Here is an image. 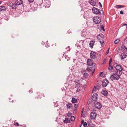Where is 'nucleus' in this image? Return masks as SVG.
I'll return each mask as SVG.
<instances>
[{
	"label": "nucleus",
	"mask_w": 127,
	"mask_h": 127,
	"mask_svg": "<svg viewBox=\"0 0 127 127\" xmlns=\"http://www.w3.org/2000/svg\"><path fill=\"white\" fill-rule=\"evenodd\" d=\"M118 72L117 71L116 73H114L113 74L111 75L110 78L112 81L114 80H118L120 78V73H119V74H118Z\"/></svg>",
	"instance_id": "obj_1"
},
{
	"label": "nucleus",
	"mask_w": 127,
	"mask_h": 127,
	"mask_svg": "<svg viewBox=\"0 0 127 127\" xmlns=\"http://www.w3.org/2000/svg\"><path fill=\"white\" fill-rule=\"evenodd\" d=\"M92 11L95 14H99L101 15H103V10H101L99 11L97 8L94 7L92 9Z\"/></svg>",
	"instance_id": "obj_2"
},
{
	"label": "nucleus",
	"mask_w": 127,
	"mask_h": 127,
	"mask_svg": "<svg viewBox=\"0 0 127 127\" xmlns=\"http://www.w3.org/2000/svg\"><path fill=\"white\" fill-rule=\"evenodd\" d=\"M93 19L94 22L96 24H99L101 21V18L98 16L93 17Z\"/></svg>",
	"instance_id": "obj_3"
},
{
	"label": "nucleus",
	"mask_w": 127,
	"mask_h": 127,
	"mask_svg": "<svg viewBox=\"0 0 127 127\" xmlns=\"http://www.w3.org/2000/svg\"><path fill=\"white\" fill-rule=\"evenodd\" d=\"M109 81L107 79H105L102 81V85L103 87H105L109 83Z\"/></svg>",
	"instance_id": "obj_4"
},
{
	"label": "nucleus",
	"mask_w": 127,
	"mask_h": 127,
	"mask_svg": "<svg viewBox=\"0 0 127 127\" xmlns=\"http://www.w3.org/2000/svg\"><path fill=\"white\" fill-rule=\"evenodd\" d=\"M95 107L97 109H100L102 107L101 104L99 102H95L94 103Z\"/></svg>",
	"instance_id": "obj_5"
},
{
	"label": "nucleus",
	"mask_w": 127,
	"mask_h": 127,
	"mask_svg": "<svg viewBox=\"0 0 127 127\" xmlns=\"http://www.w3.org/2000/svg\"><path fill=\"white\" fill-rule=\"evenodd\" d=\"M96 114L94 112H91L90 115V117L93 119H95L96 116Z\"/></svg>",
	"instance_id": "obj_6"
},
{
	"label": "nucleus",
	"mask_w": 127,
	"mask_h": 127,
	"mask_svg": "<svg viewBox=\"0 0 127 127\" xmlns=\"http://www.w3.org/2000/svg\"><path fill=\"white\" fill-rule=\"evenodd\" d=\"M116 69L119 71H122L123 70V68L119 65H117L115 67Z\"/></svg>",
	"instance_id": "obj_7"
},
{
	"label": "nucleus",
	"mask_w": 127,
	"mask_h": 127,
	"mask_svg": "<svg viewBox=\"0 0 127 127\" xmlns=\"http://www.w3.org/2000/svg\"><path fill=\"white\" fill-rule=\"evenodd\" d=\"M98 97V95L97 94H94L92 96V100L94 101H95L96 100Z\"/></svg>",
	"instance_id": "obj_8"
},
{
	"label": "nucleus",
	"mask_w": 127,
	"mask_h": 127,
	"mask_svg": "<svg viewBox=\"0 0 127 127\" xmlns=\"http://www.w3.org/2000/svg\"><path fill=\"white\" fill-rule=\"evenodd\" d=\"M87 64L88 65L90 66L93 65V63L92 60L90 59L88 60L87 62Z\"/></svg>",
	"instance_id": "obj_9"
},
{
	"label": "nucleus",
	"mask_w": 127,
	"mask_h": 127,
	"mask_svg": "<svg viewBox=\"0 0 127 127\" xmlns=\"http://www.w3.org/2000/svg\"><path fill=\"white\" fill-rule=\"evenodd\" d=\"M96 53L95 52L92 51L90 53V57L92 59H94L95 57Z\"/></svg>",
	"instance_id": "obj_10"
},
{
	"label": "nucleus",
	"mask_w": 127,
	"mask_h": 127,
	"mask_svg": "<svg viewBox=\"0 0 127 127\" xmlns=\"http://www.w3.org/2000/svg\"><path fill=\"white\" fill-rule=\"evenodd\" d=\"M23 3L22 0H17L15 1V4L16 5H19L22 4Z\"/></svg>",
	"instance_id": "obj_11"
},
{
	"label": "nucleus",
	"mask_w": 127,
	"mask_h": 127,
	"mask_svg": "<svg viewBox=\"0 0 127 127\" xmlns=\"http://www.w3.org/2000/svg\"><path fill=\"white\" fill-rule=\"evenodd\" d=\"M50 3L48 1H46L44 3V6L46 8L49 7L50 6Z\"/></svg>",
	"instance_id": "obj_12"
},
{
	"label": "nucleus",
	"mask_w": 127,
	"mask_h": 127,
	"mask_svg": "<svg viewBox=\"0 0 127 127\" xmlns=\"http://www.w3.org/2000/svg\"><path fill=\"white\" fill-rule=\"evenodd\" d=\"M97 37L99 40H101L104 38V35L100 34L97 36Z\"/></svg>",
	"instance_id": "obj_13"
},
{
	"label": "nucleus",
	"mask_w": 127,
	"mask_h": 127,
	"mask_svg": "<svg viewBox=\"0 0 127 127\" xmlns=\"http://www.w3.org/2000/svg\"><path fill=\"white\" fill-rule=\"evenodd\" d=\"M127 56L126 54L125 53H122L121 55V58L122 60H123L126 58Z\"/></svg>",
	"instance_id": "obj_14"
},
{
	"label": "nucleus",
	"mask_w": 127,
	"mask_h": 127,
	"mask_svg": "<svg viewBox=\"0 0 127 127\" xmlns=\"http://www.w3.org/2000/svg\"><path fill=\"white\" fill-rule=\"evenodd\" d=\"M6 9V7L4 6H0V11H4Z\"/></svg>",
	"instance_id": "obj_15"
},
{
	"label": "nucleus",
	"mask_w": 127,
	"mask_h": 127,
	"mask_svg": "<svg viewBox=\"0 0 127 127\" xmlns=\"http://www.w3.org/2000/svg\"><path fill=\"white\" fill-rule=\"evenodd\" d=\"M66 106L67 108L69 109H71L72 107V104L70 103H68L67 104Z\"/></svg>",
	"instance_id": "obj_16"
},
{
	"label": "nucleus",
	"mask_w": 127,
	"mask_h": 127,
	"mask_svg": "<svg viewBox=\"0 0 127 127\" xmlns=\"http://www.w3.org/2000/svg\"><path fill=\"white\" fill-rule=\"evenodd\" d=\"M95 43V41H94L92 40L90 41L89 43V45L90 46V47L91 48H93V46L94 45V43Z\"/></svg>",
	"instance_id": "obj_17"
},
{
	"label": "nucleus",
	"mask_w": 127,
	"mask_h": 127,
	"mask_svg": "<svg viewBox=\"0 0 127 127\" xmlns=\"http://www.w3.org/2000/svg\"><path fill=\"white\" fill-rule=\"evenodd\" d=\"M90 3L92 5L94 6L96 4V2L92 0H90L89 1Z\"/></svg>",
	"instance_id": "obj_18"
},
{
	"label": "nucleus",
	"mask_w": 127,
	"mask_h": 127,
	"mask_svg": "<svg viewBox=\"0 0 127 127\" xmlns=\"http://www.w3.org/2000/svg\"><path fill=\"white\" fill-rule=\"evenodd\" d=\"M101 94L104 95L106 96L107 95L108 93L106 90H104L101 92Z\"/></svg>",
	"instance_id": "obj_19"
},
{
	"label": "nucleus",
	"mask_w": 127,
	"mask_h": 127,
	"mask_svg": "<svg viewBox=\"0 0 127 127\" xmlns=\"http://www.w3.org/2000/svg\"><path fill=\"white\" fill-rule=\"evenodd\" d=\"M121 49L123 52H126L127 51V48L125 46H123L121 47Z\"/></svg>",
	"instance_id": "obj_20"
},
{
	"label": "nucleus",
	"mask_w": 127,
	"mask_h": 127,
	"mask_svg": "<svg viewBox=\"0 0 127 127\" xmlns=\"http://www.w3.org/2000/svg\"><path fill=\"white\" fill-rule=\"evenodd\" d=\"M70 121L69 119L67 118H65V120H64V122L66 124L69 123Z\"/></svg>",
	"instance_id": "obj_21"
},
{
	"label": "nucleus",
	"mask_w": 127,
	"mask_h": 127,
	"mask_svg": "<svg viewBox=\"0 0 127 127\" xmlns=\"http://www.w3.org/2000/svg\"><path fill=\"white\" fill-rule=\"evenodd\" d=\"M81 124L84 127H86L87 125V123L86 122H84V120H82L81 122Z\"/></svg>",
	"instance_id": "obj_22"
},
{
	"label": "nucleus",
	"mask_w": 127,
	"mask_h": 127,
	"mask_svg": "<svg viewBox=\"0 0 127 127\" xmlns=\"http://www.w3.org/2000/svg\"><path fill=\"white\" fill-rule=\"evenodd\" d=\"M77 101V99L74 98H72V102L73 103H75Z\"/></svg>",
	"instance_id": "obj_23"
},
{
	"label": "nucleus",
	"mask_w": 127,
	"mask_h": 127,
	"mask_svg": "<svg viewBox=\"0 0 127 127\" xmlns=\"http://www.w3.org/2000/svg\"><path fill=\"white\" fill-rule=\"evenodd\" d=\"M88 127H95L94 125L93 124H88Z\"/></svg>",
	"instance_id": "obj_24"
},
{
	"label": "nucleus",
	"mask_w": 127,
	"mask_h": 127,
	"mask_svg": "<svg viewBox=\"0 0 127 127\" xmlns=\"http://www.w3.org/2000/svg\"><path fill=\"white\" fill-rule=\"evenodd\" d=\"M75 119V118L73 116H71L70 120L71 121H73Z\"/></svg>",
	"instance_id": "obj_25"
},
{
	"label": "nucleus",
	"mask_w": 127,
	"mask_h": 127,
	"mask_svg": "<svg viewBox=\"0 0 127 127\" xmlns=\"http://www.w3.org/2000/svg\"><path fill=\"white\" fill-rule=\"evenodd\" d=\"M97 90H98V89H97L96 86H95L93 89V93H94V91Z\"/></svg>",
	"instance_id": "obj_26"
},
{
	"label": "nucleus",
	"mask_w": 127,
	"mask_h": 127,
	"mask_svg": "<svg viewBox=\"0 0 127 127\" xmlns=\"http://www.w3.org/2000/svg\"><path fill=\"white\" fill-rule=\"evenodd\" d=\"M119 41L120 40L119 39H117L114 41V43L115 44H117L118 43Z\"/></svg>",
	"instance_id": "obj_27"
},
{
	"label": "nucleus",
	"mask_w": 127,
	"mask_h": 127,
	"mask_svg": "<svg viewBox=\"0 0 127 127\" xmlns=\"http://www.w3.org/2000/svg\"><path fill=\"white\" fill-rule=\"evenodd\" d=\"M113 68V66H111V64H110V65H109V66L108 68V69L109 70H111Z\"/></svg>",
	"instance_id": "obj_28"
},
{
	"label": "nucleus",
	"mask_w": 127,
	"mask_h": 127,
	"mask_svg": "<svg viewBox=\"0 0 127 127\" xmlns=\"http://www.w3.org/2000/svg\"><path fill=\"white\" fill-rule=\"evenodd\" d=\"M92 69L90 67H88L87 68V70L89 71H92Z\"/></svg>",
	"instance_id": "obj_29"
},
{
	"label": "nucleus",
	"mask_w": 127,
	"mask_h": 127,
	"mask_svg": "<svg viewBox=\"0 0 127 127\" xmlns=\"http://www.w3.org/2000/svg\"><path fill=\"white\" fill-rule=\"evenodd\" d=\"M100 29L101 30H103V31H105V29H104V27L103 25L101 26Z\"/></svg>",
	"instance_id": "obj_30"
},
{
	"label": "nucleus",
	"mask_w": 127,
	"mask_h": 127,
	"mask_svg": "<svg viewBox=\"0 0 127 127\" xmlns=\"http://www.w3.org/2000/svg\"><path fill=\"white\" fill-rule=\"evenodd\" d=\"M116 6H117L119 8H122L124 7L123 5H117Z\"/></svg>",
	"instance_id": "obj_31"
},
{
	"label": "nucleus",
	"mask_w": 127,
	"mask_h": 127,
	"mask_svg": "<svg viewBox=\"0 0 127 127\" xmlns=\"http://www.w3.org/2000/svg\"><path fill=\"white\" fill-rule=\"evenodd\" d=\"M88 74L86 73H84L83 74L84 76L85 77H87L88 76Z\"/></svg>",
	"instance_id": "obj_32"
},
{
	"label": "nucleus",
	"mask_w": 127,
	"mask_h": 127,
	"mask_svg": "<svg viewBox=\"0 0 127 127\" xmlns=\"http://www.w3.org/2000/svg\"><path fill=\"white\" fill-rule=\"evenodd\" d=\"M65 58L67 61H68L70 60V59L67 56H65Z\"/></svg>",
	"instance_id": "obj_33"
},
{
	"label": "nucleus",
	"mask_w": 127,
	"mask_h": 127,
	"mask_svg": "<svg viewBox=\"0 0 127 127\" xmlns=\"http://www.w3.org/2000/svg\"><path fill=\"white\" fill-rule=\"evenodd\" d=\"M12 8L13 9H14L15 7V5L14 4L12 3L11 6Z\"/></svg>",
	"instance_id": "obj_34"
},
{
	"label": "nucleus",
	"mask_w": 127,
	"mask_h": 127,
	"mask_svg": "<svg viewBox=\"0 0 127 127\" xmlns=\"http://www.w3.org/2000/svg\"><path fill=\"white\" fill-rule=\"evenodd\" d=\"M97 87V89L99 90L100 88L101 87V86L100 85H98L96 86Z\"/></svg>",
	"instance_id": "obj_35"
},
{
	"label": "nucleus",
	"mask_w": 127,
	"mask_h": 127,
	"mask_svg": "<svg viewBox=\"0 0 127 127\" xmlns=\"http://www.w3.org/2000/svg\"><path fill=\"white\" fill-rule=\"evenodd\" d=\"M112 59L111 58L110 59L109 61V65H110V64H111V63H112Z\"/></svg>",
	"instance_id": "obj_36"
},
{
	"label": "nucleus",
	"mask_w": 127,
	"mask_h": 127,
	"mask_svg": "<svg viewBox=\"0 0 127 127\" xmlns=\"http://www.w3.org/2000/svg\"><path fill=\"white\" fill-rule=\"evenodd\" d=\"M74 107L76 109L78 106V104H75L74 105Z\"/></svg>",
	"instance_id": "obj_37"
},
{
	"label": "nucleus",
	"mask_w": 127,
	"mask_h": 127,
	"mask_svg": "<svg viewBox=\"0 0 127 127\" xmlns=\"http://www.w3.org/2000/svg\"><path fill=\"white\" fill-rule=\"evenodd\" d=\"M71 113H68L67 114V116L69 117H71Z\"/></svg>",
	"instance_id": "obj_38"
},
{
	"label": "nucleus",
	"mask_w": 127,
	"mask_h": 127,
	"mask_svg": "<svg viewBox=\"0 0 127 127\" xmlns=\"http://www.w3.org/2000/svg\"><path fill=\"white\" fill-rule=\"evenodd\" d=\"M100 42L101 44H102L104 43V41L103 40H102L100 41Z\"/></svg>",
	"instance_id": "obj_39"
},
{
	"label": "nucleus",
	"mask_w": 127,
	"mask_h": 127,
	"mask_svg": "<svg viewBox=\"0 0 127 127\" xmlns=\"http://www.w3.org/2000/svg\"><path fill=\"white\" fill-rule=\"evenodd\" d=\"M14 125L15 126H18L19 125V124L17 123H15L14 124Z\"/></svg>",
	"instance_id": "obj_40"
},
{
	"label": "nucleus",
	"mask_w": 127,
	"mask_h": 127,
	"mask_svg": "<svg viewBox=\"0 0 127 127\" xmlns=\"http://www.w3.org/2000/svg\"><path fill=\"white\" fill-rule=\"evenodd\" d=\"M28 1L30 3L32 2L33 1V0H28Z\"/></svg>",
	"instance_id": "obj_41"
},
{
	"label": "nucleus",
	"mask_w": 127,
	"mask_h": 127,
	"mask_svg": "<svg viewBox=\"0 0 127 127\" xmlns=\"http://www.w3.org/2000/svg\"><path fill=\"white\" fill-rule=\"evenodd\" d=\"M8 5L10 6H11L12 5V3H8Z\"/></svg>",
	"instance_id": "obj_42"
},
{
	"label": "nucleus",
	"mask_w": 127,
	"mask_h": 127,
	"mask_svg": "<svg viewBox=\"0 0 127 127\" xmlns=\"http://www.w3.org/2000/svg\"><path fill=\"white\" fill-rule=\"evenodd\" d=\"M66 49H67V50L68 51L69 50H70L69 46H68V47Z\"/></svg>",
	"instance_id": "obj_43"
},
{
	"label": "nucleus",
	"mask_w": 127,
	"mask_h": 127,
	"mask_svg": "<svg viewBox=\"0 0 127 127\" xmlns=\"http://www.w3.org/2000/svg\"><path fill=\"white\" fill-rule=\"evenodd\" d=\"M120 13L121 14H124V12L122 11H120Z\"/></svg>",
	"instance_id": "obj_44"
},
{
	"label": "nucleus",
	"mask_w": 127,
	"mask_h": 127,
	"mask_svg": "<svg viewBox=\"0 0 127 127\" xmlns=\"http://www.w3.org/2000/svg\"><path fill=\"white\" fill-rule=\"evenodd\" d=\"M45 45L46 47H49V45L48 44H46Z\"/></svg>",
	"instance_id": "obj_45"
},
{
	"label": "nucleus",
	"mask_w": 127,
	"mask_h": 127,
	"mask_svg": "<svg viewBox=\"0 0 127 127\" xmlns=\"http://www.w3.org/2000/svg\"><path fill=\"white\" fill-rule=\"evenodd\" d=\"M109 48L108 49V50H107V52L106 53V54H108L109 53Z\"/></svg>",
	"instance_id": "obj_46"
},
{
	"label": "nucleus",
	"mask_w": 127,
	"mask_h": 127,
	"mask_svg": "<svg viewBox=\"0 0 127 127\" xmlns=\"http://www.w3.org/2000/svg\"><path fill=\"white\" fill-rule=\"evenodd\" d=\"M71 75H69L68 76V78H67L68 79H69V78H70V77L71 76Z\"/></svg>",
	"instance_id": "obj_47"
},
{
	"label": "nucleus",
	"mask_w": 127,
	"mask_h": 127,
	"mask_svg": "<svg viewBox=\"0 0 127 127\" xmlns=\"http://www.w3.org/2000/svg\"><path fill=\"white\" fill-rule=\"evenodd\" d=\"M95 69L93 70V71L92 73V75H93V74H94V72H95Z\"/></svg>",
	"instance_id": "obj_48"
},
{
	"label": "nucleus",
	"mask_w": 127,
	"mask_h": 127,
	"mask_svg": "<svg viewBox=\"0 0 127 127\" xmlns=\"http://www.w3.org/2000/svg\"><path fill=\"white\" fill-rule=\"evenodd\" d=\"M99 4L100 6L101 7H102V5L101 4V3L100 2H99Z\"/></svg>",
	"instance_id": "obj_49"
},
{
	"label": "nucleus",
	"mask_w": 127,
	"mask_h": 127,
	"mask_svg": "<svg viewBox=\"0 0 127 127\" xmlns=\"http://www.w3.org/2000/svg\"><path fill=\"white\" fill-rule=\"evenodd\" d=\"M123 25H124V26L126 25V28H127V24H124Z\"/></svg>",
	"instance_id": "obj_50"
},
{
	"label": "nucleus",
	"mask_w": 127,
	"mask_h": 127,
	"mask_svg": "<svg viewBox=\"0 0 127 127\" xmlns=\"http://www.w3.org/2000/svg\"><path fill=\"white\" fill-rule=\"evenodd\" d=\"M29 92L30 93H32V91L31 90H30L29 91Z\"/></svg>",
	"instance_id": "obj_51"
},
{
	"label": "nucleus",
	"mask_w": 127,
	"mask_h": 127,
	"mask_svg": "<svg viewBox=\"0 0 127 127\" xmlns=\"http://www.w3.org/2000/svg\"><path fill=\"white\" fill-rule=\"evenodd\" d=\"M103 73V72H101L100 73H99V75H101V74H102V73Z\"/></svg>",
	"instance_id": "obj_52"
},
{
	"label": "nucleus",
	"mask_w": 127,
	"mask_h": 127,
	"mask_svg": "<svg viewBox=\"0 0 127 127\" xmlns=\"http://www.w3.org/2000/svg\"><path fill=\"white\" fill-rule=\"evenodd\" d=\"M42 43V44H43V45H44V42H43V41H42V43Z\"/></svg>",
	"instance_id": "obj_53"
},
{
	"label": "nucleus",
	"mask_w": 127,
	"mask_h": 127,
	"mask_svg": "<svg viewBox=\"0 0 127 127\" xmlns=\"http://www.w3.org/2000/svg\"><path fill=\"white\" fill-rule=\"evenodd\" d=\"M56 105L55 106V107L57 106H58V103H56Z\"/></svg>",
	"instance_id": "obj_54"
},
{
	"label": "nucleus",
	"mask_w": 127,
	"mask_h": 127,
	"mask_svg": "<svg viewBox=\"0 0 127 127\" xmlns=\"http://www.w3.org/2000/svg\"><path fill=\"white\" fill-rule=\"evenodd\" d=\"M71 70L72 71H73V70H74V68H73V69H72V68H71Z\"/></svg>",
	"instance_id": "obj_55"
},
{
	"label": "nucleus",
	"mask_w": 127,
	"mask_h": 127,
	"mask_svg": "<svg viewBox=\"0 0 127 127\" xmlns=\"http://www.w3.org/2000/svg\"><path fill=\"white\" fill-rule=\"evenodd\" d=\"M76 110V109H74L73 110V111H75Z\"/></svg>",
	"instance_id": "obj_56"
},
{
	"label": "nucleus",
	"mask_w": 127,
	"mask_h": 127,
	"mask_svg": "<svg viewBox=\"0 0 127 127\" xmlns=\"http://www.w3.org/2000/svg\"><path fill=\"white\" fill-rule=\"evenodd\" d=\"M81 126H82V125H80L79 127H81Z\"/></svg>",
	"instance_id": "obj_57"
},
{
	"label": "nucleus",
	"mask_w": 127,
	"mask_h": 127,
	"mask_svg": "<svg viewBox=\"0 0 127 127\" xmlns=\"http://www.w3.org/2000/svg\"><path fill=\"white\" fill-rule=\"evenodd\" d=\"M75 60H75V59H74L73 60V62H74L75 61Z\"/></svg>",
	"instance_id": "obj_58"
},
{
	"label": "nucleus",
	"mask_w": 127,
	"mask_h": 127,
	"mask_svg": "<svg viewBox=\"0 0 127 127\" xmlns=\"http://www.w3.org/2000/svg\"><path fill=\"white\" fill-rule=\"evenodd\" d=\"M69 80H71V81H72V79H69Z\"/></svg>",
	"instance_id": "obj_59"
},
{
	"label": "nucleus",
	"mask_w": 127,
	"mask_h": 127,
	"mask_svg": "<svg viewBox=\"0 0 127 127\" xmlns=\"http://www.w3.org/2000/svg\"><path fill=\"white\" fill-rule=\"evenodd\" d=\"M83 110L82 111V113L83 111Z\"/></svg>",
	"instance_id": "obj_60"
},
{
	"label": "nucleus",
	"mask_w": 127,
	"mask_h": 127,
	"mask_svg": "<svg viewBox=\"0 0 127 127\" xmlns=\"http://www.w3.org/2000/svg\"><path fill=\"white\" fill-rule=\"evenodd\" d=\"M48 42V41H47L46 42H46Z\"/></svg>",
	"instance_id": "obj_61"
},
{
	"label": "nucleus",
	"mask_w": 127,
	"mask_h": 127,
	"mask_svg": "<svg viewBox=\"0 0 127 127\" xmlns=\"http://www.w3.org/2000/svg\"><path fill=\"white\" fill-rule=\"evenodd\" d=\"M104 61H105V59H104Z\"/></svg>",
	"instance_id": "obj_62"
},
{
	"label": "nucleus",
	"mask_w": 127,
	"mask_h": 127,
	"mask_svg": "<svg viewBox=\"0 0 127 127\" xmlns=\"http://www.w3.org/2000/svg\"><path fill=\"white\" fill-rule=\"evenodd\" d=\"M104 61H105V59H104Z\"/></svg>",
	"instance_id": "obj_63"
}]
</instances>
